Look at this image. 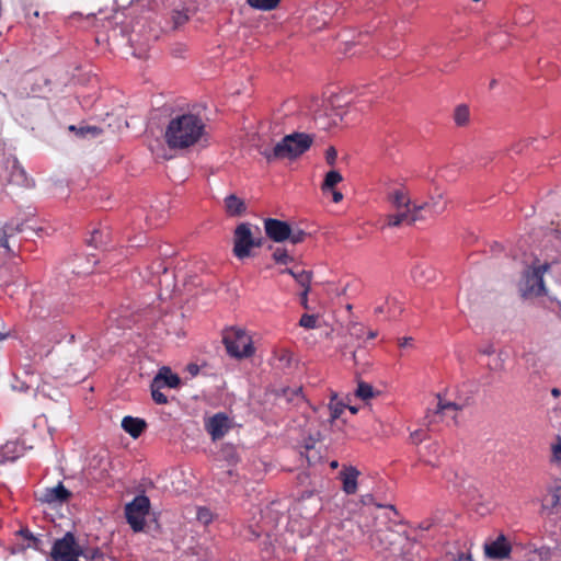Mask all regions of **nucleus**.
Here are the masks:
<instances>
[{"label": "nucleus", "instance_id": "nucleus-1", "mask_svg": "<svg viewBox=\"0 0 561 561\" xmlns=\"http://www.w3.org/2000/svg\"><path fill=\"white\" fill-rule=\"evenodd\" d=\"M206 123L194 113H183L171 118L164 131V140L171 149H186L206 140Z\"/></svg>", "mask_w": 561, "mask_h": 561}, {"label": "nucleus", "instance_id": "nucleus-2", "mask_svg": "<svg viewBox=\"0 0 561 561\" xmlns=\"http://www.w3.org/2000/svg\"><path fill=\"white\" fill-rule=\"evenodd\" d=\"M352 98L346 93H333L324 100H314L311 105L313 119L320 129L337 126L352 106Z\"/></svg>", "mask_w": 561, "mask_h": 561}, {"label": "nucleus", "instance_id": "nucleus-3", "mask_svg": "<svg viewBox=\"0 0 561 561\" xmlns=\"http://www.w3.org/2000/svg\"><path fill=\"white\" fill-rule=\"evenodd\" d=\"M50 557L53 561H78L83 557L85 561H98L102 558L99 550L84 551L83 548L77 542L71 533L65 534L60 539H57L51 548Z\"/></svg>", "mask_w": 561, "mask_h": 561}, {"label": "nucleus", "instance_id": "nucleus-4", "mask_svg": "<svg viewBox=\"0 0 561 561\" xmlns=\"http://www.w3.org/2000/svg\"><path fill=\"white\" fill-rule=\"evenodd\" d=\"M312 137L305 133H294L285 136L275 145L272 151L264 152L265 158L271 161L274 159H295L306 152L312 145Z\"/></svg>", "mask_w": 561, "mask_h": 561}, {"label": "nucleus", "instance_id": "nucleus-5", "mask_svg": "<svg viewBox=\"0 0 561 561\" xmlns=\"http://www.w3.org/2000/svg\"><path fill=\"white\" fill-rule=\"evenodd\" d=\"M262 245L261 230L249 222L238 225L233 233V254L239 260L251 255L253 248Z\"/></svg>", "mask_w": 561, "mask_h": 561}, {"label": "nucleus", "instance_id": "nucleus-6", "mask_svg": "<svg viewBox=\"0 0 561 561\" xmlns=\"http://www.w3.org/2000/svg\"><path fill=\"white\" fill-rule=\"evenodd\" d=\"M549 267L550 265L548 263H539L537 261L524 271L519 282V291L523 297H538L546 293L543 275Z\"/></svg>", "mask_w": 561, "mask_h": 561}, {"label": "nucleus", "instance_id": "nucleus-7", "mask_svg": "<svg viewBox=\"0 0 561 561\" xmlns=\"http://www.w3.org/2000/svg\"><path fill=\"white\" fill-rule=\"evenodd\" d=\"M264 230L272 241L278 243L288 240L293 244H298L304 242L307 237L302 229L291 228L288 222L274 218L264 220Z\"/></svg>", "mask_w": 561, "mask_h": 561}, {"label": "nucleus", "instance_id": "nucleus-8", "mask_svg": "<svg viewBox=\"0 0 561 561\" xmlns=\"http://www.w3.org/2000/svg\"><path fill=\"white\" fill-rule=\"evenodd\" d=\"M229 355L236 358H245L254 354L252 337L241 328H231L224 336Z\"/></svg>", "mask_w": 561, "mask_h": 561}, {"label": "nucleus", "instance_id": "nucleus-9", "mask_svg": "<svg viewBox=\"0 0 561 561\" xmlns=\"http://www.w3.org/2000/svg\"><path fill=\"white\" fill-rule=\"evenodd\" d=\"M149 510L150 501L146 495H138L130 503L126 504V519L134 531H141L144 529Z\"/></svg>", "mask_w": 561, "mask_h": 561}, {"label": "nucleus", "instance_id": "nucleus-10", "mask_svg": "<svg viewBox=\"0 0 561 561\" xmlns=\"http://www.w3.org/2000/svg\"><path fill=\"white\" fill-rule=\"evenodd\" d=\"M484 556L492 560L507 559L512 552L511 541L503 534L488 539L483 545Z\"/></svg>", "mask_w": 561, "mask_h": 561}, {"label": "nucleus", "instance_id": "nucleus-11", "mask_svg": "<svg viewBox=\"0 0 561 561\" xmlns=\"http://www.w3.org/2000/svg\"><path fill=\"white\" fill-rule=\"evenodd\" d=\"M423 206L412 205L411 209H402L397 214L389 215L387 217V226L398 227L402 224L413 225L417 220H422L425 216L422 214Z\"/></svg>", "mask_w": 561, "mask_h": 561}, {"label": "nucleus", "instance_id": "nucleus-12", "mask_svg": "<svg viewBox=\"0 0 561 561\" xmlns=\"http://www.w3.org/2000/svg\"><path fill=\"white\" fill-rule=\"evenodd\" d=\"M207 432L213 440L222 438L230 430V420L224 413H217L205 424Z\"/></svg>", "mask_w": 561, "mask_h": 561}, {"label": "nucleus", "instance_id": "nucleus-13", "mask_svg": "<svg viewBox=\"0 0 561 561\" xmlns=\"http://www.w3.org/2000/svg\"><path fill=\"white\" fill-rule=\"evenodd\" d=\"M415 206H423L422 214L426 217V215H438L442 214L446 209L447 202L443 192H437L430 197L427 202L419 203L413 202Z\"/></svg>", "mask_w": 561, "mask_h": 561}, {"label": "nucleus", "instance_id": "nucleus-14", "mask_svg": "<svg viewBox=\"0 0 561 561\" xmlns=\"http://www.w3.org/2000/svg\"><path fill=\"white\" fill-rule=\"evenodd\" d=\"M18 537L21 539V542H16L12 546V548H11L12 553H19L28 548H32L35 550L41 549L42 540L39 538L35 537L30 530L21 529L18 533Z\"/></svg>", "mask_w": 561, "mask_h": 561}, {"label": "nucleus", "instance_id": "nucleus-15", "mask_svg": "<svg viewBox=\"0 0 561 561\" xmlns=\"http://www.w3.org/2000/svg\"><path fill=\"white\" fill-rule=\"evenodd\" d=\"M70 496V492L62 485V483H58L53 488H47L41 495V501L48 504H60L68 500Z\"/></svg>", "mask_w": 561, "mask_h": 561}, {"label": "nucleus", "instance_id": "nucleus-16", "mask_svg": "<svg viewBox=\"0 0 561 561\" xmlns=\"http://www.w3.org/2000/svg\"><path fill=\"white\" fill-rule=\"evenodd\" d=\"M359 471L355 467H344L340 472V479L342 481V490L346 494H355L357 491V479Z\"/></svg>", "mask_w": 561, "mask_h": 561}, {"label": "nucleus", "instance_id": "nucleus-17", "mask_svg": "<svg viewBox=\"0 0 561 561\" xmlns=\"http://www.w3.org/2000/svg\"><path fill=\"white\" fill-rule=\"evenodd\" d=\"M374 311L375 314L385 319H393L401 312V307L398 305L396 298L387 297L382 301L377 302Z\"/></svg>", "mask_w": 561, "mask_h": 561}, {"label": "nucleus", "instance_id": "nucleus-18", "mask_svg": "<svg viewBox=\"0 0 561 561\" xmlns=\"http://www.w3.org/2000/svg\"><path fill=\"white\" fill-rule=\"evenodd\" d=\"M157 387L178 388L180 385V377L173 374L169 367H162L152 380Z\"/></svg>", "mask_w": 561, "mask_h": 561}, {"label": "nucleus", "instance_id": "nucleus-19", "mask_svg": "<svg viewBox=\"0 0 561 561\" xmlns=\"http://www.w3.org/2000/svg\"><path fill=\"white\" fill-rule=\"evenodd\" d=\"M412 277L414 282L423 285L436 278V271L431 265L421 263L413 267Z\"/></svg>", "mask_w": 561, "mask_h": 561}, {"label": "nucleus", "instance_id": "nucleus-20", "mask_svg": "<svg viewBox=\"0 0 561 561\" xmlns=\"http://www.w3.org/2000/svg\"><path fill=\"white\" fill-rule=\"evenodd\" d=\"M388 199L398 210L411 209L413 205L411 197L405 190H396L391 192Z\"/></svg>", "mask_w": 561, "mask_h": 561}, {"label": "nucleus", "instance_id": "nucleus-21", "mask_svg": "<svg viewBox=\"0 0 561 561\" xmlns=\"http://www.w3.org/2000/svg\"><path fill=\"white\" fill-rule=\"evenodd\" d=\"M123 430L128 433L133 438L140 436L146 427V422L138 417L125 416L122 420Z\"/></svg>", "mask_w": 561, "mask_h": 561}, {"label": "nucleus", "instance_id": "nucleus-22", "mask_svg": "<svg viewBox=\"0 0 561 561\" xmlns=\"http://www.w3.org/2000/svg\"><path fill=\"white\" fill-rule=\"evenodd\" d=\"M225 207L229 216H240L245 211V204L243 199H241L234 194L226 196Z\"/></svg>", "mask_w": 561, "mask_h": 561}, {"label": "nucleus", "instance_id": "nucleus-23", "mask_svg": "<svg viewBox=\"0 0 561 561\" xmlns=\"http://www.w3.org/2000/svg\"><path fill=\"white\" fill-rule=\"evenodd\" d=\"M343 181L342 174L336 170L329 171L324 181L321 184V191L323 194H329L331 191H335V186Z\"/></svg>", "mask_w": 561, "mask_h": 561}, {"label": "nucleus", "instance_id": "nucleus-24", "mask_svg": "<svg viewBox=\"0 0 561 561\" xmlns=\"http://www.w3.org/2000/svg\"><path fill=\"white\" fill-rule=\"evenodd\" d=\"M69 129L76 131L79 136H81L83 138H88V137L95 138L99 135H101V133H102V130L96 126H81V127L70 126Z\"/></svg>", "mask_w": 561, "mask_h": 561}, {"label": "nucleus", "instance_id": "nucleus-25", "mask_svg": "<svg viewBox=\"0 0 561 561\" xmlns=\"http://www.w3.org/2000/svg\"><path fill=\"white\" fill-rule=\"evenodd\" d=\"M247 1L252 8L262 10V11H271V10L275 9L280 2V0H247Z\"/></svg>", "mask_w": 561, "mask_h": 561}, {"label": "nucleus", "instance_id": "nucleus-26", "mask_svg": "<svg viewBox=\"0 0 561 561\" xmlns=\"http://www.w3.org/2000/svg\"><path fill=\"white\" fill-rule=\"evenodd\" d=\"M273 260L277 264L287 265L294 261V257L285 248H276L272 254Z\"/></svg>", "mask_w": 561, "mask_h": 561}, {"label": "nucleus", "instance_id": "nucleus-27", "mask_svg": "<svg viewBox=\"0 0 561 561\" xmlns=\"http://www.w3.org/2000/svg\"><path fill=\"white\" fill-rule=\"evenodd\" d=\"M296 283L304 289H310L312 273L306 270H299L295 275Z\"/></svg>", "mask_w": 561, "mask_h": 561}, {"label": "nucleus", "instance_id": "nucleus-28", "mask_svg": "<svg viewBox=\"0 0 561 561\" xmlns=\"http://www.w3.org/2000/svg\"><path fill=\"white\" fill-rule=\"evenodd\" d=\"M14 252L9 245L8 233L3 227H0V256L9 257Z\"/></svg>", "mask_w": 561, "mask_h": 561}, {"label": "nucleus", "instance_id": "nucleus-29", "mask_svg": "<svg viewBox=\"0 0 561 561\" xmlns=\"http://www.w3.org/2000/svg\"><path fill=\"white\" fill-rule=\"evenodd\" d=\"M462 407H463L462 404H459V403H456L453 401H446L438 396L437 412H439V413L445 414L448 411H458V410H461Z\"/></svg>", "mask_w": 561, "mask_h": 561}, {"label": "nucleus", "instance_id": "nucleus-30", "mask_svg": "<svg viewBox=\"0 0 561 561\" xmlns=\"http://www.w3.org/2000/svg\"><path fill=\"white\" fill-rule=\"evenodd\" d=\"M455 123L462 126L469 121V108L466 105H459L455 110L454 114Z\"/></svg>", "mask_w": 561, "mask_h": 561}, {"label": "nucleus", "instance_id": "nucleus-31", "mask_svg": "<svg viewBox=\"0 0 561 561\" xmlns=\"http://www.w3.org/2000/svg\"><path fill=\"white\" fill-rule=\"evenodd\" d=\"M558 492L559 489L551 491L548 495L545 496L542 501V507L545 510H552L559 504L560 495Z\"/></svg>", "mask_w": 561, "mask_h": 561}, {"label": "nucleus", "instance_id": "nucleus-32", "mask_svg": "<svg viewBox=\"0 0 561 561\" xmlns=\"http://www.w3.org/2000/svg\"><path fill=\"white\" fill-rule=\"evenodd\" d=\"M345 408L346 407L343 403L332 400L329 404L331 422L337 420L342 415Z\"/></svg>", "mask_w": 561, "mask_h": 561}, {"label": "nucleus", "instance_id": "nucleus-33", "mask_svg": "<svg viewBox=\"0 0 561 561\" xmlns=\"http://www.w3.org/2000/svg\"><path fill=\"white\" fill-rule=\"evenodd\" d=\"M356 396L363 400H368L374 397V389L368 383L359 382L356 389Z\"/></svg>", "mask_w": 561, "mask_h": 561}, {"label": "nucleus", "instance_id": "nucleus-34", "mask_svg": "<svg viewBox=\"0 0 561 561\" xmlns=\"http://www.w3.org/2000/svg\"><path fill=\"white\" fill-rule=\"evenodd\" d=\"M318 324V318L313 314L305 313L299 320V325L305 329H316Z\"/></svg>", "mask_w": 561, "mask_h": 561}, {"label": "nucleus", "instance_id": "nucleus-35", "mask_svg": "<svg viewBox=\"0 0 561 561\" xmlns=\"http://www.w3.org/2000/svg\"><path fill=\"white\" fill-rule=\"evenodd\" d=\"M162 387H157L152 381L151 383V396L156 403L165 404L168 402V398L164 393L161 392Z\"/></svg>", "mask_w": 561, "mask_h": 561}, {"label": "nucleus", "instance_id": "nucleus-36", "mask_svg": "<svg viewBox=\"0 0 561 561\" xmlns=\"http://www.w3.org/2000/svg\"><path fill=\"white\" fill-rule=\"evenodd\" d=\"M196 518L202 524L207 525L213 520V513L207 507H197Z\"/></svg>", "mask_w": 561, "mask_h": 561}, {"label": "nucleus", "instance_id": "nucleus-37", "mask_svg": "<svg viewBox=\"0 0 561 561\" xmlns=\"http://www.w3.org/2000/svg\"><path fill=\"white\" fill-rule=\"evenodd\" d=\"M284 397H286V399L288 401H293V400H300L302 398V394H301V389L300 388H297L295 390H285L284 391Z\"/></svg>", "mask_w": 561, "mask_h": 561}, {"label": "nucleus", "instance_id": "nucleus-38", "mask_svg": "<svg viewBox=\"0 0 561 561\" xmlns=\"http://www.w3.org/2000/svg\"><path fill=\"white\" fill-rule=\"evenodd\" d=\"M336 156H337L336 150L333 147H330L327 150V154H325L327 162L329 164L333 165L335 163Z\"/></svg>", "mask_w": 561, "mask_h": 561}, {"label": "nucleus", "instance_id": "nucleus-39", "mask_svg": "<svg viewBox=\"0 0 561 561\" xmlns=\"http://www.w3.org/2000/svg\"><path fill=\"white\" fill-rule=\"evenodd\" d=\"M552 454H553V459L557 462H561V438H559L558 443L556 445H553Z\"/></svg>", "mask_w": 561, "mask_h": 561}, {"label": "nucleus", "instance_id": "nucleus-40", "mask_svg": "<svg viewBox=\"0 0 561 561\" xmlns=\"http://www.w3.org/2000/svg\"><path fill=\"white\" fill-rule=\"evenodd\" d=\"M489 367L494 370H500L503 368V359L497 355L492 362H490Z\"/></svg>", "mask_w": 561, "mask_h": 561}, {"label": "nucleus", "instance_id": "nucleus-41", "mask_svg": "<svg viewBox=\"0 0 561 561\" xmlns=\"http://www.w3.org/2000/svg\"><path fill=\"white\" fill-rule=\"evenodd\" d=\"M424 433L421 430L414 431L411 433L410 438L414 444H419L423 440Z\"/></svg>", "mask_w": 561, "mask_h": 561}, {"label": "nucleus", "instance_id": "nucleus-42", "mask_svg": "<svg viewBox=\"0 0 561 561\" xmlns=\"http://www.w3.org/2000/svg\"><path fill=\"white\" fill-rule=\"evenodd\" d=\"M310 289H304L300 294V302L305 308H308V294Z\"/></svg>", "mask_w": 561, "mask_h": 561}, {"label": "nucleus", "instance_id": "nucleus-43", "mask_svg": "<svg viewBox=\"0 0 561 561\" xmlns=\"http://www.w3.org/2000/svg\"><path fill=\"white\" fill-rule=\"evenodd\" d=\"M329 194L332 195V201L334 203H340L343 199V194L340 191H331Z\"/></svg>", "mask_w": 561, "mask_h": 561}, {"label": "nucleus", "instance_id": "nucleus-44", "mask_svg": "<svg viewBox=\"0 0 561 561\" xmlns=\"http://www.w3.org/2000/svg\"><path fill=\"white\" fill-rule=\"evenodd\" d=\"M426 449L428 450V454H437L439 446L437 443L430 444Z\"/></svg>", "mask_w": 561, "mask_h": 561}, {"label": "nucleus", "instance_id": "nucleus-45", "mask_svg": "<svg viewBox=\"0 0 561 561\" xmlns=\"http://www.w3.org/2000/svg\"><path fill=\"white\" fill-rule=\"evenodd\" d=\"M362 331H363V328H362L360 325L355 324V325L353 327V330H352V332H351V333H352V335H355V336H357V337H360V336H362Z\"/></svg>", "mask_w": 561, "mask_h": 561}, {"label": "nucleus", "instance_id": "nucleus-46", "mask_svg": "<svg viewBox=\"0 0 561 561\" xmlns=\"http://www.w3.org/2000/svg\"><path fill=\"white\" fill-rule=\"evenodd\" d=\"M411 343H412V339L411 337H403V339H401L399 341V345L401 347H407V346L411 345Z\"/></svg>", "mask_w": 561, "mask_h": 561}, {"label": "nucleus", "instance_id": "nucleus-47", "mask_svg": "<svg viewBox=\"0 0 561 561\" xmlns=\"http://www.w3.org/2000/svg\"><path fill=\"white\" fill-rule=\"evenodd\" d=\"M186 20H187V15L186 14L179 13L178 18L175 19V23L176 24H181V23H183Z\"/></svg>", "mask_w": 561, "mask_h": 561}, {"label": "nucleus", "instance_id": "nucleus-48", "mask_svg": "<svg viewBox=\"0 0 561 561\" xmlns=\"http://www.w3.org/2000/svg\"><path fill=\"white\" fill-rule=\"evenodd\" d=\"M290 358H291L290 353H289V352H287V351H284L280 359H282V360H285L286 363H289V362H290Z\"/></svg>", "mask_w": 561, "mask_h": 561}, {"label": "nucleus", "instance_id": "nucleus-49", "mask_svg": "<svg viewBox=\"0 0 561 561\" xmlns=\"http://www.w3.org/2000/svg\"><path fill=\"white\" fill-rule=\"evenodd\" d=\"M298 271L294 270V268H285L282 271V273H286V274H289L290 276H293V278L295 279V275L297 274Z\"/></svg>", "mask_w": 561, "mask_h": 561}, {"label": "nucleus", "instance_id": "nucleus-50", "mask_svg": "<svg viewBox=\"0 0 561 561\" xmlns=\"http://www.w3.org/2000/svg\"><path fill=\"white\" fill-rule=\"evenodd\" d=\"M188 370H190V373H191L193 376H195V375H197V373H198L199 368H198V366H196V365H190V366H188Z\"/></svg>", "mask_w": 561, "mask_h": 561}, {"label": "nucleus", "instance_id": "nucleus-51", "mask_svg": "<svg viewBox=\"0 0 561 561\" xmlns=\"http://www.w3.org/2000/svg\"><path fill=\"white\" fill-rule=\"evenodd\" d=\"M421 458H422V460H423L425 463H427V465H434V463H433V461H432V459H431L430 457H427V455H425V454H423V453L421 454Z\"/></svg>", "mask_w": 561, "mask_h": 561}, {"label": "nucleus", "instance_id": "nucleus-52", "mask_svg": "<svg viewBox=\"0 0 561 561\" xmlns=\"http://www.w3.org/2000/svg\"><path fill=\"white\" fill-rule=\"evenodd\" d=\"M551 393H552L553 397H559L561 394V391L558 388H553L551 390Z\"/></svg>", "mask_w": 561, "mask_h": 561}, {"label": "nucleus", "instance_id": "nucleus-53", "mask_svg": "<svg viewBox=\"0 0 561 561\" xmlns=\"http://www.w3.org/2000/svg\"><path fill=\"white\" fill-rule=\"evenodd\" d=\"M376 335H377V333L375 331H371V330H369L368 333H367V337L368 339H374V337H376Z\"/></svg>", "mask_w": 561, "mask_h": 561}, {"label": "nucleus", "instance_id": "nucleus-54", "mask_svg": "<svg viewBox=\"0 0 561 561\" xmlns=\"http://www.w3.org/2000/svg\"><path fill=\"white\" fill-rule=\"evenodd\" d=\"M350 411L353 413V414H356L358 409L355 408V407H348Z\"/></svg>", "mask_w": 561, "mask_h": 561}, {"label": "nucleus", "instance_id": "nucleus-55", "mask_svg": "<svg viewBox=\"0 0 561 561\" xmlns=\"http://www.w3.org/2000/svg\"><path fill=\"white\" fill-rule=\"evenodd\" d=\"M462 486V482H454V488L459 489Z\"/></svg>", "mask_w": 561, "mask_h": 561}, {"label": "nucleus", "instance_id": "nucleus-56", "mask_svg": "<svg viewBox=\"0 0 561 561\" xmlns=\"http://www.w3.org/2000/svg\"><path fill=\"white\" fill-rule=\"evenodd\" d=\"M495 84H496V80H494V79H493V80L490 82V89H493V88L495 87Z\"/></svg>", "mask_w": 561, "mask_h": 561}, {"label": "nucleus", "instance_id": "nucleus-57", "mask_svg": "<svg viewBox=\"0 0 561 561\" xmlns=\"http://www.w3.org/2000/svg\"><path fill=\"white\" fill-rule=\"evenodd\" d=\"M7 259H8V257L0 256V267L2 266V264L4 263V261H5Z\"/></svg>", "mask_w": 561, "mask_h": 561}, {"label": "nucleus", "instance_id": "nucleus-58", "mask_svg": "<svg viewBox=\"0 0 561 561\" xmlns=\"http://www.w3.org/2000/svg\"><path fill=\"white\" fill-rule=\"evenodd\" d=\"M557 302H558V305H559V314H560V317H561V299H558V300H557Z\"/></svg>", "mask_w": 561, "mask_h": 561}, {"label": "nucleus", "instance_id": "nucleus-59", "mask_svg": "<svg viewBox=\"0 0 561 561\" xmlns=\"http://www.w3.org/2000/svg\"><path fill=\"white\" fill-rule=\"evenodd\" d=\"M331 467H332V468H336V467H337V461H332V462H331Z\"/></svg>", "mask_w": 561, "mask_h": 561}, {"label": "nucleus", "instance_id": "nucleus-60", "mask_svg": "<svg viewBox=\"0 0 561 561\" xmlns=\"http://www.w3.org/2000/svg\"><path fill=\"white\" fill-rule=\"evenodd\" d=\"M484 353L490 355V354L493 353V351L488 348V350L484 351Z\"/></svg>", "mask_w": 561, "mask_h": 561}, {"label": "nucleus", "instance_id": "nucleus-61", "mask_svg": "<svg viewBox=\"0 0 561 561\" xmlns=\"http://www.w3.org/2000/svg\"><path fill=\"white\" fill-rule=\"evenodd\" d=\"M3 339V335L0 334V340Z\"/></svg>", "mask_w": 561, "mask_h": 561}]
</instances>
